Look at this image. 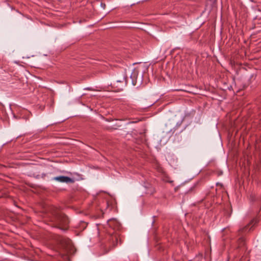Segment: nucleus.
I'll return each mask as SVG.
<instances>
[{
    "instance_id": "obj_3",
    "label": "nucleus",
    "mask_w": 261,
    "mask_h": 261,
    "mask_svg": "<svg viewBox=\"0 0 261 261\" xmlns=\"http://www.w3.org/2000/svg\"><path fill=\"white\" fill-rule=\"evenodd\" d=\"M59 222L60 224L66 225L68 223V220L66 216L64 215H60L58 218Z\"/></svg>"
},
{
    "instance_id": "obj_2",
    "label": "nucleus",
    "mask_w": 261,
    "mask_h": 261,
    "mask_svg": "<svg viewBox=\"0 0 261 261\" xmlns=\"http://www.w3.org/2000/svg\"><path fill=\"white\" fill-rule=\"evenodd\" d=\"M62 245L66 249L68 250L71 247V243L68 239H62L61 241Z\"/></svg>"
},
{
    "instance_id": "obj_1",
    "label": "nucleus",
    "mask_w": 261,
    "mask_h": 261,
    "mask_svg": "<svg viewBox=\"0 0 261 261\" xmlns=\"http://www.w3.org/2000/svg\"><path fill=\"white\" fill-rule=\"evenodd\" d=\"M55 179L56 180L59 181L60 182H62L68 183V182H72L73 181V179H72L70 177H68L67 176H64L56 177L55 178Z\"/></svg>"
},
{
    "instance_id": "obj_4",
    "label": "nucleus",
    "mask_w": 261,
    "mask_h": 261,
    "mask_svg": "<svg viewBox=\"0 0 261 261\" xmlns=\"http://www.w3.org/2000/svg\"><path fill=\"white\" fill-rule=\"evenodd\" d=\"M108 224L110 227H112L113 229H116L119 225L118 222L114 219L109 220L108 221Z\"/></svg>"
},
{
    "instance_id": "obj_5",
    "label": "nucleus",
    "mask_w": 261,
    "mask_h": 261,
    "mask_svg": "<svg viewBox=\"0 0 261 261\" xmlns=\"http://www.w3.org/2000/svg\"><path fill=\"white\" fill-rule=\"evenodd\" d=\"M101 6H102L103 7V8L105 9V7H106V5L104 4H102V3L101 4Z\"/></svg>"
}]
</instances>
